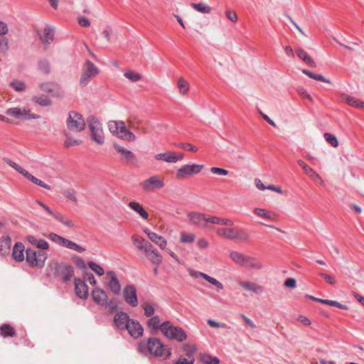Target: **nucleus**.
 Listing matches in <instances>:
<instances>
[{
    "label": "nucleus",
    "instance_id": "nucleus-49",
    "mask_svg": "<svg viewBox=\"0 0 364 364\" xmlns=\"http://www.w3.org/2000/svg\"><path fill=\"white\" fill-rule=\"evenodd\" d=\"M65 136L66 140L64 142V146L65 147H71L73 146L79 145L80 144L82 143V141L80 139H75L68 134H65Z\"/></svg>",
    "mask_w": 364,
    "mask_h": 364
},
{
    "label": "nucleus",
    "instance_id": "nucleus-19",
    "mask_svg": "<svg viewBox=\"0 0 364 364\" xmlns=\"http://www.w3.org/2000/svg\"><path fill=\"white\" fill-rule=\"evenodd\" d=\"M11 239L9 234H2L0 237V256H4L10 252Z\"/></svg>",
    "mask_w": 364,
    "mask_h": 364
},
{
    "label": "nucleus",
    "instance_id": "nucleus-44",
    "mask_svg": "<svg viewBox=\"0 0 364 364\" xmlns=\"http://www.w3.org/2000/svg\"><path fill=\"white\" fill-rule=\"evenodd\" d=\"M178 87L181 94L186 95L189 89V83L181 77L178 80Z\"/></svg>",
    "mask_w": 364,
    "mask_h": 364
},
{
    "label": "nucleus",
    "instance_id": "nucleus-45",
    "mask_svg": "<svg viewBox=\"0 0 364 364\" xmlns=\"http://www.w3.org/2000/svg\"><path fill=\"white\" fill-rule=\"evenodd\" d=\"M47 238H48L50 240L53 241V242L62 246L65 237L60 236L54 232H50L47 235H44Z\"/></svg>",
    "mask_w": 364,
    "mask_h": 364
},
{
    "label": "nucleus",
    "instance_id": "nucleus-15",
    "mask_svg": "<svg viewBox=\"0 0 364 364\" xmlns=\"http://www.w3.org/2000/svg\"><path fill=\"white\" fill-rule=\"evenodd\" d=\"M130 321L131 318L129 315L124 311H117L114 317V323L116 327L121 331L127 328Z\"/></svg>",
    "mask_w": 364,
    "mask_h": 364
},
{
    "label": "nucleus",
    "instance_id": "nucleus-22",
    "mask_svg": "<svg viewBox=\"0 0 364 364\" xmlns=\"http://www.w3.org/2000/svg\"><path fill=\"white\" fill-rule=\"evenodd\" d=\"M164 325V322H161L159 316H154L149 318L146 322L147 328H149L153 332H157L161 331L162 333V326Z\"/></svg>",
    "mask_w": 364,
    "mask_h": 364
},
{
    "label": "nucleus",
    "instance_id": "nucleus-26",
    "mask_svg": "<svg viewBox=\"0 0 364 364\" xmlns=\"http://www.w3.org/2000/svg\"><path fill=\"white\" fill-rule=\"evenodd\" d=\"M132 239L136 247L144 252L147 250L149 247H151V243L149 241L139 235H134L132 236Z\"/></svg>",
    "mask_w": 364,
    "mask_h": 364
},
{
    "label": "nucleus",
    "instance_id": "nucleus-41",
    "mask_svg": "<svg viewBox=\"0 0 364 364\" xmlns=\"http://www.w3.org/2000/svg\"><path fill=\"white\" fill-rule=\"evenodd\" d=\"M121 125H123L122 121H109L108 122V128L111 133L117 135Z\"/></svg>",
    "mask_w": 364,
    "mask_h": 364
},
{
    "label": "nucleus",
    "instance_id": "nucleus-61",
    "mask_svg": "<svg viewBox=\"0 0 364 364\" xmlns=\"http://www.w3.org/2000/svg\"><path fill=\"white\" fill-rule=\"evenodd\" d=\"M119 304V301L116 298H112L109 301H107V306L108 307L110 311H113L114 310L118 308Z\"/></svg>",
    "mask_w": 364,
    "mask_h": 364
},
{
    "label": "nucleus",
    "instance_id": "nucleus-38",
    "mask_svg": "<svg viewBox=\"0 0 364 364\" xmlns=\"http://www.w3.org/2000/svg\"><path fill=\"white\" fill-rule=\"evenodd\" d=\"M62 247L68 248L70 250H75V251H76L77 252H80V253L83 252L85 250V249L84 247H81L78 244H77L68 239H66V238L64 239Z\"/></svg>",
    "mask_w": 364,
    "mask_h": 364
},
{
    "label": "nucleus",
    "instance_id": "nucleus-53",
    "mask_svg": "<svg viewBox=\"0 0 364 364\" xmlns=\"http://www.w3.org/2000/svg\"><path fill=\"white\" fill-rule=\"evenodd\" d=\"M183 350L186 352V355L189 358H191L193 356V354L196 351V348L194 346L185 343L183 345Z\"/></svg>",
    "mask_w": 364,
    "mask_h": 364
},
{
    "label": "nucleus",
    "instance_id": "nucleus-14",
    "mask_svg": "<svg viewBox=\"0 0 364 364\" xmlns=\"http://www.w3.org/2000/svg\"><path fill=\"white\" fill-rule=\"evenodd\" d=\"M125 330H127L130 336L135 339L141 337L144 333L142 325L135 319H131Z\"/></svg>",
    "mask_w": 364,
    "mask_h": 364
},
{
    "label": "nucleus",
    "instance_id": "nucleus-62",
    "mask_svg": "<svg viewBox=\"0 0 364 364\" xmlns=\"http://www.w3.org/2000/svg\"><path fill=\"white\" fill-rule=\"evenodd\" d=\"M12 87L16 91H23L26 89V84L23 82L19 80H14L11 82Z\"/></svg>",
    "mask_w": 364,
    "mask_h": 364
},
{
    "label": "nucleus",
    "instance_id": "nucleus-46",
    "mask_svg": "<svg viewBox=\"0 0 364 364\" xmlns=\"http://www.w3.org/2000/svg\"><path fill=\"white\" fill-rule=\"evenodd\" d=\"M201 360L205 364H218L220 363L218 358L212 356L209 354H204L201 357Z\"/></svg>",
    "mask_w": 364,
    "mask_h": 364
},
{
    "label": "nucleus",
    "instance_id": "nucleus-59",
    "mask_svg": "<svg viewBox=\"0 0 364 364\" xmlns=\"http://www.w3.org/2000/svg\"><path fill=\"white\" fill-rule=\"evenodd\" d=\"M175 146L178 148L183 149L186 151H193V152H196L198 151V148L196 146H193L188 143H186V144L178 143V144H176Z\"/></svg>",
    "mask_w": 364,
    "mask_h": 364
},
{
    "label": "nucleus",
    "instance_id": "nucleus-5",
    "mask_svg": "<svg viewBox=\"0 0 364 364\" xmlns=\"http://www.w3.org/2000/svg\"><path fill=\"white\" fill-rule=\"evenodd\" d=\"M99 73V68L92 62L87 60L82 68L80 85L82 87L87 86L90 82L91 78L97 75Z\"/></svg>",
    "mask_w": 364,
    "mask_h": 364
},
{
    "label": "nucleus",
    "instance_id": "nucleus-2",
    "mask_svg": "<svg viewBox=\"0 0 364 364\" xmlns=\"http://www.w3.org/2000/svg\"><path fill=\"white\" fill-rule=\"evenodd\" d=\"M162 334L168 340L183 342L187 338L186 331L179 326H174L170 321H164Z\"/></svg>",
    "mask_w": 364,
    "mask_h": 364
},
{
    "label": "nucleus",
    "instance_id": "nucleus-25",
    "mask_svg": "<svg viewBox=\"0 0 364 364\" xmlns=\"http://www.w3.org/2000/svg\"><path fill=\"white\" fill-rule=\"evenodd\" d=\"M236 229L237 228H220L216 230V234L226 239L235 240Z\"/></svg>",
    "mask_w": 364,
    "mask_h": 364
},
{
    "label": "nucleus",
    "instance_id": "nucleus-31",
    "mask_svg": "<svg viewBox=\"0 0 364 364\" xmlns=\"http://www.w3.org/2000/svg\"><path fill=\"white\" fill-rule=\"evenodd\" d=\"M155 159L156 160L164 161L168 163L177 162V159H176V153L171 151L159 153L155 156Z\"/></svg>",
    "mask_w": 364,
    "mask_h": 364
},
{
    "label": "nucleus",
    "instance_id": "nucleus-58",
    "mask_svg": "<svg viewBox=\"0 0 364 364\" xmlns=\"http://www.w3.org/2000/svg\"><path fill=\"white\" fill-rule=\"evenodd\" d=\"M9 50L8 39L1 36H0V53H6Z\"/></svg>",
    "mask_w": 364,
    "mask_h": 364
},
{
    "label": "nucleus",
    "instance_id": "nucleus-6",
    "mask_svg": "<svg viewBox=\"0 0 364 364\" xmlns=\"http://www.w3.org/2000/svg\"><path fill=\"white\" fill-rule=\"evenodd\" d=\"M48 258L46 252H37L33 249L28 248L26 250V259L30 267H43Z\"/></svg>",
    "mask_w": 364,
    "mask_h": 364
},
{
    "label": "nucleus",
    "instance_id": "nucleus-48",
    "mask_svg": "<svg viewBox=\"0 0 364 364\" xmlns=\"http://www.w3.org/2000/svg\"><path fill=\"white\" fill-rule=\"evenodd\" d=\"M235 240H239L242 242H247L250 240V235L242 229L237 228L235 232Z\"/></svg>",
    "mask_w": 364,
    "mask_h": 364
},
{
    "label": "nucleus",
    "instance_id": "nucleus-55",
    "mask_svg": "<svg viewBox=\"0 0 364 364\" xmlns=\"http://www.w3.org/2000/svg\"><path fill=\"white\" fill-rule=\"evenodd\" d=\"M28 180L30 181H31L33 183L36 184L45 189L50 190V188H51V187L49 185H48L47 183L43 182V181L37 178L36 177H35L33 175H31V176L30 177V178Z\"/></svg>",
    "mask_w": 364,
    "mask_h": 364
},
{
    "label": "nucleus",
    "instance_id": "nucleus-60",
    "mask_svg": "<svg viewBox=\"0 0 364 364\" xmlns=\"http://www.w3.org/2000/svg\"><path fill=\"white\" fill-rule=\"evenodd\" d=\"M141 307L144 311V315L146 316L150 317L154 315V308L152 305L145 303L141 305Z\"/></svg>",
    "mask_w": 364,
    "mask_h": 364
},
{
    "label": "nucleus",
    "instance_id": "nucleus-42",
    "mask_svg": "<svg viewBox=\"0 0 364 364\" xmlns=\"http://www.w3.org/2000/svg\"><path fill=\"white\" fill-rule=\"evenodd\" d=\"M202 278H203L205 280H206L211 284L217 287L218 291H220V290L223 289V288H224L223 284L220 282H219L216 279H215L214 277H212L208 274H203Z\"/></svg>",
    "mask_w": 364,
    "mask_h": 364
},
{
    "label": "nucleus",
    "instance_id": "nucleus-7",
    "mask_svg": "<svg viewBox=\"0 0 364 364\" xmlns=\"http://www.w3.org/2000/svg\"><path fill=\"white\" fill-rule=\"evenodd\" d=\"M86 122L83 116L75 111H70L67 119V127L70 131L81 132L84 130Z\"/></svg>",
    "mask_w": 364,
    "mask_h": 364
},
{
    "label": "nucleus",
    "instance_id": "nucleus-10",
    "mask_svg": "<svg viewBox=\"0 0 364 364\" xmlns=\"http://www.w3.org/2000/svg\"><path fill=\"white\" fill-rule=\"evenodd\" d=\"M123 298L124 301L132 307L138 306V299L136 289L133 284H127L124 287L123 292Z\"/></svg>",
    "mask_w": 364,
    "mask_h": 364
},
{
    "label": "nucleus",
    "instance_id": "nucleus-30",
    "mask_svg": "<svg viewBox=\"0 0 364 364\" xmlns=\"http://www.w3.org/2000/svg\"><path fill=\"white\" fill-rule=\"evenodd\" d=\"M297 56L304 60L309 66L315 68L316 66L314 60L309 55V54L301 48L296 50Z\"/></svg>",
    "mask_w": 364,
    "mask_h": 364
},
{
    "label": "nucleus",
    "instance_id": "nucleus-28",
    "mask_svg": "<svg viewBox=\"0 0 364 364\" xmlns=\"http://www.w3.org/2000/svg\"><path fill=\"white\" fill-rule=\"evenodd\" d=\"M249 255H244L237 251H231L230 253V257L237 264L244 267L246 259Z\"/></svg>",
    "mask_w": 364,
    "mask_h": 364
},
{
    "label": "nucleus",
    "instance_id": "nucleus-47",
    "mask_svg": "<svg viewBox=\"0 0 364 364\" xmlns=\"http://www.w3.org/2000/svg\"><path fill=\"white\" fill-rule=\"evenodd\" d=\"M38 68L43 73L49 74L50 72L49 61L46 59L40 60L38 61Z\"/></svg>",
    "mask_w": 364,
    "mask_h": 364
},
{
    "label": "nucleus",
    "instance_id": "nucleus-39",
    "mask_svg": "<svg viewBox=\"0 0 364 364\" xmlns=\"http://www.w3.org/2000/svg\"><path fill=\"white\" fill-rule=\"evenodd\" d=\"M191 6L196 9L197 11L201 13V14H209L211 11V8L207 5H205L203 3H191Z\"/></svg>",
    "mask_w": 364,
    "mask_h": 364
},
{
    "label": "nucleus",
    "instance_id": "nucleus-32",
    "mask_svg": "<svg viewBox=\"0 0 364 364\" xmlns=\"http://www.w3.org/2000/svg\"><path fill=\"white\" fill-rule=\"evenodd\" d=\"M32 101L41 107H47L52 104L51 100L47 95L43 94L33 96Z\"/></svg>",
    "mask_w": 364,
    "mask_h": 364
},
{
    "label": "nucleus",
    "instance_id": "nucleus-3",
    "mask_svg": "<svg viewBox=\"0 0 364 364\" xmlns=\"http://www.w3.org/2000/svg\"><path fill=\"white\" fill-rule=\"evenodd\" d=\"M86 122L90 131L91 139L99 145L103 144L105 143V136L102 125L100 120L94 116H89Z\"/></svg>",
    "mask_w": 364,
    "mask_h": 364
},
{
    "label": "nucleus",
    "instance_id": "nucleus-57",
    "mask_svg": "<svg viewBox=\"0 0 364 364\" xmlns=\"http://www.w3.org/2000/svg\"><path fill=\"white\" fill-rule=\"evenodd\" d=\"M253 212L255 214L257 215L258 216H259L262 218L269 219V220L272 219V216H271L270 213L267 212L263 208H255L254 209Z\"/></svg>",
    "mask_w": 364,
    "mask_h": 364
},
{
    "label": "nucleus",
    "instance_id": "nucleus-27",
    "mask_svg": "<svg viewBox=\"0 0 364 364\" xmlns=\"http://www.w3.org/2000/svg\"><path fill=\"white\" fill-rule=\"evenodd\" d=\"M117 136L122 139L129 141H134L136 139L134 134L127 129L124 122L123 125H121L119 132Z\"/></svg>",
    "mask_w": 364,
    "mask_h": 364
},
{
    "label": "nucleus",
    "instance_id": "nucleus-35",
    "mask_svg": "<svg viewBox=\"0 0 364 364\" xmlns=\"http://www.w3.org/2000/svg\"><path fill=\"white\" fill-rule=\"evenodd\" d=\"M209 223L230 227L234 225V222L230 219L222 218L211 215H210Z\"/></svg>",
    "mask_w": 364,
    "mask_h": 364
},
{
    "label": "nucleus",
    "instance_id": "nucleus-63",
    "mask_svg": "<svg viewBox=\"0 0 364 364\" xmlns=\"http://www.w3.org/2000/svg\"><path fill=\"white\" fill-rule=\"evenodd\" d=\"M54 85H55V83L50 82H43L40 85V88L42 91L49 93L54 90L53 89Z\"/></svg>",
    "mask_w": 364,
    "mask_h": 364
},
{
    "label": "nucleus",
    "instance_id": "nucleus-13",
    "mask_svg": "<svg viewBox=\"0 0 364 364\" xmlns=\"http://www.w3.org/2000/svg\"><path fill=\"white\" fill-rule=\"evenodd\" d=\"M113 146L116 151L120 155V158L122 161L129 164H134L136 162V155L132 151L117 143H114Z\"/></svg>",
    "mask_w": 364,
    "mask_h": 364
},
{
    "label": "nucleus",
    "instance_id": "nucleus-40",
    "mask_svg": "<svg viewBox=\"0 0 364 364\" xmlns=\"http://www.w3.org/2000/svg\"><path fill=\"white\" fill-rule=\"evenodd\" d=\"M298 165L304 170L306 174L309 175L311 177L316 176L318 177V175L304 161L299 159L297 161Z\"/></svg>",
    "mask_w": 364,
    "mask_h": 364
},
{
    "label": "nucleus",
    "instance_id": "nucleus-17",
    "mask_svg": "<svg viewBox=\"0 0 364 364\" xmlns=\"http://www.w3.org/2000/svg\"><path fill=\"white\" fill-rule=\"evenodd\" d=\"M92 297L94 301L99 306H105L107 304V295L102 289H94L92 291Z\"/></svg>",
    "mask_w": 364,
    "mask_h": 364
},
{
    "label": "nucleus",
    "instance_id": "nucleus-64",
    "mask_svg": "<svg viewBox=\"0 0 364 364\" xmlns=\"http://www.w3.org/2000/svg\"><path fill=\"white\" fill-rule=\"evenodd\" d=\"M195 360L191 358V360H188L183 356L178 358V359L176 361L175 364H194Z\"/></svg>",
    "mask_w": 364,
    "mask_h": 364
},
{
    "label": "nucleus",
    "instance_id": "nucleus-33",
    "mask_svg": "<svg viewBox=\"0 0 364 364\" xmlns=\"http://www.w3.org/2000/svg\"><path fill=\"white\" fill-rule=\"evenodd\" d=\"M342 100L348 103L349 105L358 107V108H364V102L360 101V100L349 96L347 95H342Z\"/></svg>",
    "mask_w": 364,
    "mask_h": 364
},
{
    "label": "nucleus",
    "instance_id": "nucleus-24",
    "mask_svg": "<svg viewBox=\"0 0 364 364\" xmlns=\"http://www.w3.org/2000/svg\"><path fill=\"white\" fill-rule=\"evenodd\" d=\"M25 247L22 242H16L12 252V257L17 262H22L24 259Z\"/></svg>",
    "mask_w": 364,
    "mask_h": 364
},
{
    "label": "nucleus",
    "instance_id": "nucleus-52",
    "mask_svg": "<svg viewBox=\"0 0 364 364\" xmlns=\"http://www.w3.org/2000/svg\"><path fill=\"white\" fill-rule=\"evenodd\" d=\"M195 235L191 233L183 232L181 233L180 240L182 243H192L194 241Z\"/></svg>",
    "mask_w": 364,
    "mask_h": 364
},
{
    "label": "nucleus",
    "instance_id": "nucleus-9",
    "mask_svg": "<svg viewBox=\"0 0 364 364\" xmlns=\"http://www.w3.org/2000/svg\"><path fill=\"white\" fill-rule=\"evenodd\" d=\"M203 165L200 164H186L177 170L176 178L182 179L189 176L195 175L201 171Z\"/></svg>",
    "mask_w": 364,
    "mask_h": 364
},
{
    "label": "nucleus",
    "instance_id": "nucleus-29",
    "mask_svg": "<svg viewBox=\"0 0 364 364\" xmlns=\"http://www.w3.org/2000/svg\"><path fill=\"white\" fill-rule=\"evenodd\" d=\"M244 267L259 270L262 269L264 267V266L262 264V262L256 257L248 256L247 259H246Z\"/></svg>",
    "mask_w": 364,
    "mask_h": 364
},
{
    "label": "nucleus",
    "instance_id": "nucleus-43",
    "mask_svg": "<svg viewBox=\"0 0 364 364\" xmlns=\"http://www.w3.org/2000/svg\"><path fill=\"white\" fill-rule=\"evenodd\" d=\"M124 76L133 82H137L141 79V75L139 73L130 70H127L124 73Z\"/></svg>",
    "mask_w": 364,
    "mask_h": 364
},
{
    "label": "nucleus",
    "instance_id": "nucleus-54",
    "mask_svg": "<svg viewBox=\"0 0 364 364\" xmlns=\"http://www.w3.org/2000/svg\"><path fill=\"white\" fill-rule=\"evenodd\" d=\"M324 138L332 146L337 147L338 146V141L335 135L330 133H325Z\"/></svg>",
    "mask_w": 364,
    "mask_h": 364
},
{
    "label": "nucleus",
    "instance_id": "nucleus-11",
    "mask_svg": "<svg viewBox=\"0 0 364 364\" xmlns=\"http://www.w3.org/2000/svg\"><path fill=\"white\" fill-rule=\"evenodd\" d=\"M188 218L193 225L204 228L209 223L210 215L197 212H190L188 214Z\"/></svg>",
    "mask_w": 364,
    "mask_h": 364
},
{
    "label": "nucleus",
    "instance_id": "nucleus-21",
    "mask_svg": "<svg viewBox=\"0 0 364 364\" xmlns=\"http://www.w3.org/2000/svg\"><path fill=\"white\" fill-rule=\"evenodd\" d=\"M44 37L41 36L40 31H38V35L41 36V40L43 44L47 48L53 41L55 31L54 28L50 26H46L44 28Z\"/></svg>",
    "mask_w": 364,
    "mask_h": 364
},
{
    "label": "nucleus",
    "instance_id": "nucleus-37",
    "mask_svg": "<svg viewBox=\"0 0 364 364\" xmlns=\"http://www.w3.org/2000/svg\"><path fill=\"white\" fill-rule=\"evenodd\" d=\"M0 333L4 338L13 337L16 335V331L9 324L4 323L0 326Z\"/></svg>",
    "mask_w": 364,
    "mask_h": 364
},
{
    "label": "nucleus",
    "instance_id": "nucleus-50",
    "mask_svg": "<svg viewBox=\"0 0 364 364\" xmlns=\"http://www.w3.org/2000/svg\"><path fill=\"white\" fill-rule=\"evenodd\" d=\"M89 267L95 272L98 276H102L105 274L103 268L93 261L88 262Z\"/></svg>",
    "mask_w": 364,
    "mask_h": 364
},
{
    "label": "nucleus",
    "instance_id": "nucleus-8",
    "mask_svg": "<svg viewBox=\"0 0 364 364\" xmlns=\"http://www.w3.org/2000/svg\"><path fill=\"white\" fill-rule=\"evenodd\" d=\"M6 114L23 120L37 119L40 118L39 115L31 113L29 109H21L19 107H12L7 109L6 111Z\"/></svg>",
    "mask_w": 364,
    "mask_h": 364
},
{
    "label": "nucleus",
    "instance_id": "nucleus-34",
    "mask_svg": "<svg viewBox=\"0 0 364 364\" xmlns=\"http://www.w3.org/2000/svg\"><path fill=\"white\" fill-rule=\"evenodd\" d=\"M148 237L151 241L156 243L161 250L165 249L167 245V241L163 237L159 235L156 232L148 234Z\"/></svg>",
    "mask_w": 364,
    "mask_h": 364
},
{
    "label": "nucleus",
    "instance_id": "nucleus-1",
    "mask_svg": "<svg viewBox=\"0 0 364 364\" xmlns=\"http://www.w3.org/2000/svg\"><path fill=\"white\" fill-rule=\"evenodd\" d=\"M138 350L142 354L149 353L155 357H162L164 355L165 358H168L171 355V349L167 350L166 353L164 345L159 338L156 337L141 341L138 345Z\"/></svg>",
    "mask_w": 364,
    "mask_h": 364
},
{
    "label": "nucleus",
    "instance_id": "nucleus-16",
    "mask_svg": "<svg viewBox=\"0 0 364 364\" xmlns=\"http://www.w3.org/2000/svg\"><path fill=\"white\" fill-rule=\"evenodd\" d=\"M75 291L76 295L82 299H86L88 297V286L85 281L80 278H75Z\"/></svg>",
    "mask_w": 364,
    "mask_h": 364
},
{
    "label": "nucleus",
    "instance_id": "nucleus-56",
    "mask_svg": "<svg viewBox=\"0 0 364 364\" xmlns=\"http://www.w3.org/2000/svg\"><path fill=\"white\" fill-rule=\"evenodd\" d=\"M63 195L65 196L68 199L77 202V198L75 196V191L70 188H67L63 191L62 192Z\"/></svg>",
    "mask_w": 364,
    "mask_h": 364
},
{
    "label": "nucleus",
    "instance_id": "nucleus-12",
    "mask_svg": "<svg viewBox=\"0 0 364 364\" xmlns=\"http://www.w3.org/2000/svg\"><path fill=\"white\" fill-rule=\"evenodd\" d=\"M142 188L146 192L160 189L164 186V181L157 175L151 176L141 183Z\"/></svg>",
    "mask_w": 364,
    "mask_h": 364
},
{
    "label": "nucleus",
    "instance_id": "nucleus-4",
    "mask_svg": "<svg viewBox=\"0 0 364 364\" xmlns=\"http://www.w3.org/2000/svg\"><path fill=\"white\" fill-rule=\"evenodd\" d=\"M53 274L63 282L68 283L71 281L74 275V268L71 264L57 262L53 269Z\"/></svg>",
    "mask_w": 364,
    "mask_h": 364
},
{
    "label": "nucleus",
    "instance_id": "nucleus-51",
    "mask_svg": "<svg viewBox=\"0 0 364 364\" xmlns=\"http://www.w3.org/2000/svg\"><path fill=\"white\" fill-rule=\"evenodd\" d=\"M53 89L54 90L50 92L53 97L63 98L65 96V92L58 84L55 83Z\"/></svg>",
    "mask_w": 364,
    "mask_h": 364
},
{
    "label": "nucleus",
    "instance_id": "nucleus-23",
    "mask_svg": "<svg viewBox=\"0 0 364 364\" xmlns=\"http://www.w3.org/2000/svg\"><path fill=\"white\" fill-rule=\"evenodd\" d=\"M145 254L149 260L154 264L159 266L162 262V257L157 250L151 244V247L147 249Z\"/></svg>",
    "mask_w": 364,
    "mask_h": 364
},
{
    "label": "nucleus",
    "instance_id": "nucleus-36",
    "mask_svg": "<svg viewBox=\"0 0 364 364\" xmlns=\"http://www.w3.org/2000/svg\"><path fill=\"white\" fill-rule=\"evenodd\" d=\"M128 206L139 213L143 219L146 220L148 218L149 213L142 208L139 203L134 201H131L128 203Z\"/></svg>",
    "mask_w": 364,
    "mask_h": 364
},
{
    "label": "nucleus",
    "instance_id": "nucleus-20",
    "mask_svg": "<svg viewBox=\"0 0 364 364\" xmlns=\"http://www.w3.org/2000/svg\"><path fill=\"white\" fill-rule=\"evenodd\" d=\"M239 285L244 289L256 294H261L264 291V287L255 282L242 281L239 282Z\"/></svg>",
    "mask_w": 364,
    "mask_h": 364
},
{
    "label": "nucleus",
    "instance_id": "nucleus-18",
    "mask_svg": "<svg viewBox=\"0 0 364 364\" xmlns=\"http://www.w3.org/2000/svg\"><path fill=\"white\" fill-rule=\"evenodd\" d=\"M110 276V279L107 283V288L115 295H119L121 292V284L113 271L107 272Z\"/></svg>",
    "mask_w": 364,
    "mask_h": 364
}]
</instances>
